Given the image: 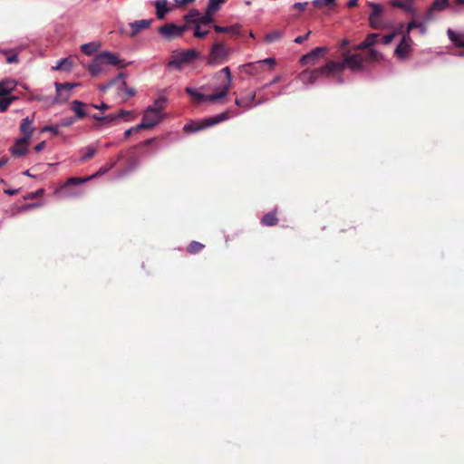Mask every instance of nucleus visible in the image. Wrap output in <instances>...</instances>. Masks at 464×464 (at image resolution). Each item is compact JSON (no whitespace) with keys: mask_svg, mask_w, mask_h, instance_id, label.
Instances as JSON below:
<instances>
[{"mask_svg":"<svg viewBox=\"0 0 464 464\" xmlns=\"http://www.w3.org/2000/svg\"><path fill=\"white\" fill-rule=\"evenodd\" d=\"M117 160H111L105 165L102 166L96 173L86 178H69L64 184L58 189L57 193L66 198H75L82 194V190L72 189V186L83 184L94 178L102 176L111 170L116 165Z\"/></svg>","mask_w":464,"mask_h":464,"instance_id":"obj_1","label":"nucleus"},{"mask_svg":"<svg viewBox=\"0 0 464 464\" xmlns=\"http://www.w3.org/2000/svg\"><path fill=\"white\" fill-rule=\"evenodd\" d=\"M364 58L359 54L345 52L341 62L329 61L328 67L331 68L333 75H339L344 69L348 68L353 72H360L363 69Z\"/></svg>","mask_w":464,"mask_h":464,"instance_id":"obj_2","label":"nucleus"},{"mask_svg":"<svg viewBox=\"0 0 464 464\" xmlns=\"http://www.w3.org/2000/svg\"><path fill=\"white\" fill-rule=\"evenodd\" d=\"M233 50L228 47L224 42L215 43L209 51V54L207 58V64L210 66H216L226 63Z\"/></svg>","mask_w":464,"mask_h":464,"instance_id":"obj_3","label":"nucleus"},{"mask_svg":"<svg viewBox=\"0 0 464 464\" xmlns=\"http://www.w3.org/2000/svg\"><path fill=\"white\" fill-rule=\"evenodd\" d=\"M166 102L165 97H160L154 101L152 105L145 110L142 119L146 121L147 126L153 128L162 121V111Z\"/></svg>","mask_w":464,"mask_h":464,"instance_id":"obj_4","label":"nucleus"},{"mask_svg":"<svg viewBox=\"0 0 464 464\" xmlns=\"http://www.w3.org/2000/svg\"><path fill=\"white\" fill-rule=\"evenodd\" d=\"M230 118L228 111H224L222 113L206 118L201 120L200 121H194L189 124L185 125L184 130L186 131H198L203 129L214 126L218 123L225 121Z\"/></svg>","mask_w":464,"mask_h":464,"instance_id":"obj_5","label":"nucleus"},{"mask_svg":"<svg viewBox=\"0 0 464 464\" xmlns=\"http://www.w3.org/2000/svg\"><path fill=\"white\" fill-rule=\"evenodd\" d=\"M199 57V53L194 49L175 52L168 63L169 67L181 70L184 64L192 63Z\"/></svg>","mask_w":464,"mask_h":464,"instance_id":"obj_6","label":"nucleus"},{"mask_svg":"<svg viewBox=\"0 0 464 464\" xmlns=\"http://www.w3.org/2000/svg\"><path fill=\"white\" fill-rule=\"evenodd\" d=\"M333 75L331 68L328 67V63L320 68L314 70H304L303 71L298 78L304 85H311L316 82L321 76Z\"/></svg>","mask_w":464,"mask_h":464,"instance_id":"obj_7","label":"nucleus"},{"mask_svg":"<svg viewBox=\"0 0 464 464\" xmlns=\"http://www.w3.org/2000/svg\"><path fill=\"white\" fill-rule=\"evenodd\" d=\"M185 91L193 99V102L197 103L216 102L225 98V92H218L217 90L209 95H205L192 87H187Z\"/></svg>","mask_w":464,"mask_h":464,"instance_id":"obj_8","label":"nucleus"},{"mask_svg":"<svg viewBox=\"0 0 464 464\" xmlns=\"http://www.w3.org/2000/svg\"><path fill=\"white\" fill-rule=\"evenodd\" d=\"M266 64H268L270 69H273L274 65L276 64V60L274 58H266L264 60L244 64L242 68L244 72L246 74L257 76L265 72Z\"/></svg>","mask_w":464,"mask_h":464,"instance_id":"obj_9","label":"nucleus"},{"mask_svg":"<svg viewBox=\"0 0 464 464\" xmlns=\"http://www.w3.org/2000/svg\"><path fill=\"white\" fill-rule=\"evenodd\" d=\"M411 43V35L403 34L401 42L394 51V54L401 60L407 58L412 51Z\"/></svg>","mask_w":464,"mask_h":464,"instance_id":"obj_10","label":"nucleus"},{"mask_svg":"<svg viewBox=\"0 0 464 464\" xmlns=\"http://www.w3.org/2000/svg\"><path fill=\"white\" fill-rule=\"evenodd\" d=\"M188 29L187 25H176L174 24H168L160 27V34L167 39H173L183 34Z\"/></svg>","mask_w":464,"mask_h":464,"instance_id":"obj_11","label":"nucleus"},{"mask_svg":"<svg viewBox=\"0 0 464 464\" xmlns=\"http://www.w3.org/2000/svg\"><path fill=\"white\" fill-rule=\"evenodd\" d=\"M56 89V97L54 99L55 102H66L70 97V92L78 84L76 83H59L55 82Z\"/></svg>","mask_w":464,"mask_h":464,"instance_id":"obj_12","label":"nucleus"},{"mask_svg":"<svg viewBox=\"0 0 464 464\" xmlns=\"http://www.w3.org/2000/svg\"><path fill=\"white\" fill-rule=\"evenodd\" d=\"M98 55H99L98 61L102 60L104 65L110 64L112 66L123 68L129 64V63H124L122 60H121L116 53H111L108 51L102 52Z\"/></svg>","mask_w":464,"mask_h":464,"instance_id":"obj_13","label":"nucleus"},{"mask_svg":"<svg viewBox=\"0 0 464 464\" xmlns=\"http://www.w3.org/2000/svg\"><path fill=\"white\" fill-rule=\"evenodd\" d=\"M327 49L325 47H316L313 49L310 53L303 55L300 58V63L302 65L314 64L317 59L320 56H323L326 53Z\"/></svg>","mask_w":464,"mask_h":464,"instance_id":"obj_14","label":"nucleus"},{"mask_svg":"<svg viewBox=\"0 0 464 464\" xmlns=\"http://www.w3.org/2000/svg\"><path fill=\"white\" fill-rule=\"evenodd\" d=\"M29 140L24 138L18 139L11 148V153L14 157H22L27 153Z\"/></svg>","mask_w":464,"mask_h":464,"instance_id":"obj_15","label":"nucleus"},{"mask_svg":"<svg viewBox=\"0 0 464 464\" xmlns=\"http://www.w3.org/2000/svg\"><path fill=\"white\" fill-rule=\"evenodd\" d=\"M256 94L255 93H249L244 97L236 99L235 103L238 107H242L245 110L250 109L252 107H255L258 104H260L261 102H255Z\"/></svg>","mask_w":464,"mask_h":464,"instance_id":"obj_16","label":"nucleus"},{"mask_svg":"<svg viewBox=\"0 0 464 464\" xmlns=\"http://www.w3.org/2000/svg\"><path fill=\"white\" fill-rule=\"evenodd\" d=\"M392 5L402 9L410 14H416L417 9L414 6V0H393Z\"/></svg>","mask_w":464,"mask_h":464,"instance_id":"obj_17","label":"nucleus"},{"mask_svg":"<svg viewBox=\"0 0 464 464\" xmlns=\"http://www.w3.org/2000/svg\"><path fill=\"white\" fill-rule=\"evenodd\" d=\"M151 19H143L130 24L131 32L130 37H135L140 32L147 29L151 24Z\"/></svg>","mask_w":464,"mask_h":464,"instance_id":"obj_18","label":"nucleus"},{"mask_svg":"<svg viewBox=\"0 0 464 464\" xmlns=\"http://www.w3.org/2000/svg\"><path fill=\"white\" fill-rule=\"evenodd\" d=\"M33 121V118L30 117H25L23 119L22 123L20 125V130L24 134L23 138L27 140L31 139L34 132V128L32 126Z\"/></svg>","mask_w":464,"mask_h":464,"instance_id":"obj_19","label":"nucleus"},{"mask_svg":"<svg viewBox=\"0 0 464 464\" xmlns=\"http://www.w3.org/2000/svg\"><path fill=\"white\" fill-rule=\"evenodd\" d=\"M16 82L12 79L0 81V97L9 95L16 87Z\"/></svg>","mask_w":464,"mask_h":464,"instance_id":"obj_20","label":"nucleus"},{"mask_svg":"<svg viewBox=\"0 0 464 464\" xmlns=\"http://www.w3.org/2000/svg\"><path fill=\"white\" fill-rule=\"evenodd\" d=\"M449 39L458 47H464V33H458L449 28L447 31Z\"/></svg>","mask_w":464,"mask_h":464,"instance_id":"obj_21","label":"nucleus"},{"mask_svg":"<svg viewBox=\"0 0 464 464\" xmlns=\"http://www.w3.org/2000/svg\"><path fill=\"white\" fill-rule=\"evenodd\" d=\"M156 15L159 19H164L169 13L168 0H156L155 2Z\"/></svg>","mask_w":464,"mask_h":464,"instance_id":"obj_22","label":"nucleus"},{"mask_svg":"<svg viewBox=\"0 0 464 464\" xmlns=\"http://www.w3.org/2000/svg\"><path fill=\"white\" fill-rule=\"evenodd\" d=\"M220 72H222L226 75L227 81L222 86L218 87L216 90L218 92H225V97H226L228 93V91H229L231 83H232L231 72H230L229 67L227 66V67H224L220 71Z\"/></svg>","mask_w":464,"mask_h":464,"instance_id":"obj_23","label":"nucleus"},{"mask_svg":"<svg viewBox=\"0 0 464 464\" xmlns=\"http://www.w3.org/2000/svg\"><path fill=\"white\" fill-rule=\"evenodd\" d=\"M98 60L99 55L97 54L92 63L88 66V70L92 76H97L103 71L104 64L102 60Z\"/></svg>","mask_w":464,"mask_h":464,"instance_id":"obj_24","label":"nucleus"},{"mask_svg":"<svg viewBox=\"0 0 464 464\" xmlns=\"http://www.w3.org/2000/svg\"><path fill=\"white\" fill-rule=\"evenodd\" d=\"M72 68V61L66 57L57 62L56 65L52 67L53 71H65L70 72Z\"/></svg>","mask_w":464,"mask_h":464,"instance_id":"obj_25","label":"nucleus"},{"mask_svg":"<svg viewBox=\"0 0 464 464\" xmlns=\"http://www.w3.org/2000/svg\"><path fill=\"white\" fill-rule=\"evenodd\" d=\"M101 47V44L99 42H91L87 44H83L81 46V51L86 55H92L96 53Z\"/></svg>","mask_w":464,"mask_h":464,"instance_id":"obj_26","label":"nucleus"},{"mask_svg":"<svg viewBox=\"0 0 464 464\" xmlns=\"http://www.w3.org/2000/svg\"><path fill=\"white\" fill-rule=\"evenodd\" d=\"M96 151H97L96 148L93 146H88V147L82 148L80 150V153H81L80 161H86V160L92 159L95 155Z\"/></svg>","mask_w":464,"mask_h":464,"instance_id":"obj_27","label":"nucleus"},{"mask_svg":"<svg viewBox=\"0 0 464 464\" xmlns=\"http://www.w3.org/2000/svg\"><path fill=\"white\" fill-rule=\"evenodd\" d=\"M85 104L80 101H73L72 102V110L75 112L78 118H83L86 116V112L84 111Z\"/></svg>","mask_w":464,"mask_h":464,"instance_id":"obj_28","label":"nucleus"},{"mask_svg":"<svg viewBox=\"0 0 464 464\" xmlns=\"http://www.w3.org/2000/svg\"><path fill=\"white\" fill-rule=\"evenodd\" d=\"M419 29L420 33L421 34H425L426 32H427V28L426 26L422 24V23H420V22H417L415 20H412L411 21L408 25H407V31L405 34H409L411 33V30L413 29Z\"/></svg>","mask_w":464,"mask_h":464,"instance_id":"obj_29","label":"nucleus"},{"mask_svg":"<svg viewBox=\"0 0 464 464\" xmlns=\"http://www.w3.org/2000/svg\"><path fill=\"white\" fill-rule=\"evenodd\" d=\"M214 30L217 33L219 34H227V33H232V34H238L239 33V25H231V26H220V25H214Z\"/></svg>","mask_w":464,"mask_h":464,"instance_id":"obj_30","label":"nucleus"},{"mask_svg":"<svg viewBox=\"0 0 464 464\" xmlns=\"http://www.w3.org/2000/svg\"><path fill=\"white\" fill-rule=\"evenodd\" d=\"M262 223L265 226H268V227L276 225L277 223V218L276 216V212L273 211V212H269V213L266 214L262 218Z\"/></svg>","mask_w":464,"mask_h":464,"instance_id":"obj_31","label":"nucleus"},{"mask_svg":"<svg viewBox=\"0 0 464 464\" xmlns=\"http://www.w3.org/2000/svg\"><path fill=\"white\" fill-rule=\"evenodd\" d=\"M283 35H284V31H281V30L273 31V32H270L266 34L265 41L266 43H273V42H276V41L279 40L280 38H282Z\"/></svg>","mask_w":464,"mask_h":464,"instance_id":"obj_32","label":"nucleus"},{"mask_svg":"<svg viewBox=\"0 0 464 464\" xmlns=\"http://www.w3.org/2000/svg\"><path fill=\"white\" fill-rule=\"evenodd\" d=\"M382 59V53L373 48H369L367 56L364 58V62H378Z\"/></svg>","mask_w":464,"mask_h":464,"instance_id":"obj_33","label":"nucleus"},{"mask_svg":"<svg viewBox=\"0 0 464 464\" xmlns=\"http://www.w3.org/2000/svg\"><path fill=\"white\" fill-rule=\"evenodd\" d=\"M17 98L15 96L12 97H0V111H5L11 103L15 101Z\"/></svg>","mask_w":464,"mask_h":464,"instance_id":"obj_34","label":"nucleus"},{"mask_svg":"<svg viewBox=\"0 0 464 464\" xmlns=\"http://www.w3.org/2000/svg\"><path fill=\"white\" fill-rule=\"evenodd\" d=\"M214 13H209L208 10H207L206 14H200L198 15V18L197 20V23L196 24H209L213 22V18H212V14Z\"/></svg>","mask_w":464,"mask_h":464,"instance_id":"obj_35","label":"nucleus"},{"mask_svg":"<svg viewBox=\"0 0 464 464\" xmlns=\"http://www.w3.org/2000/svg\"><path fill=\"white\" fill-rule=\"evenodd\" d=\"M449 6V0H435L431 7L438 13L444 9H446Z\"/></svg>","mask_w":464,"mask_h":464,"instance_id":"obj_36","label":"nucleus"},{"mask_svg":"<svg viewBox=\"0 0 464 464\" xmlns=\"http://www.w3.org/2000/svg\"><path fill=\"white\" fill-rule=\"evenodd\" d=\"M224 2L225 0H209L207 10H208L209 13H215L220 8V5Z\"/></svg>","mask_w":464,"mask_h":464,"instance_id":"obj_37","label":"nucleus"},{"mask_svg":"<svg viewBox=\"0 0 464 464\" xmlns=\"http://www.w3.org/2000/svg\"><path fill=\"white\" fill-rule=\"evenodd\" d=\"M203 247H204L203 244L197 242V241H192L188 246V252L190 254H196V253H198L200 250H202Z\"/></svg>","mask_w":464,"mask_h":464,"instance_id":"obj_38","label":"nucleus"},{"mask_svg":"<svg viewBox=\"0 0 464 464\" xmlns=\"http://www.w3.org/2000/svg\"><path fill=\"white\" fill-rule=\"evenodd\" d=\"M369 5L372 8V13L369 17H379L382 12V6L375 3H370Z\"/></svg>","mask_w":464,"mask_h":464,"instance_id":"obj_39","label":"nucleus"},{"mask_svg":"<svg viewBox=\"0 0 464 464\" xmlns=\"http://www.w3.org/2000/svg\"><path fill=\"white\" fill-rule=\"evenodd\" d=\"M132 114L130 111L121 110L117 114H110V121H113L120 118H126Z\"/></svg>","mask_w":464,"mask_h":464,"instance_id":"obj_40","label":"nucleus"},{"mask_svg":"<svg viewBox=\"0 0 464 464\" xmlns=\"http://www.w3.org/2000/svg\"><path fill=\"white\" fill-rule=\"evenodd\" d=\"M334 2V0H314L313 5L316 8H321L323 6L332 5Z\"/></svg>","mask_w":464,"mask_h":464,"instance_id":"obj_41","label":"nucleus"},{"mask_svg":"<svg viewBox=\"0 0 464 464\" xmlns=\"http://www.w3.org/2000/svg\"><path fill=\"white\" fill-rule=\"evenodd\" d=\"M193 34L197 38H204V37H206L208 34V30H202L201 27L198 24H197L195 26V28H194Z\"/></svg>","mask_w":464,"mask_h":464,"instance_id":"obj_42","label":"nucleus"},{"mask_svg":"<svg viewBox=\"0 0 464 464\" xmlns=\"http://www.w3.org/2000/svg\"><path fill=\"white\" fill-rule=\"evenodd\" d=\"M379 34H369L364 39L366 42V45H368L369 48H371L376 43Z\"/></svg>","mask_w":464,"mask_h":464,"instance_id":"obj_43","label":"nucleus"},{"mask_svg":"<svg viewBox=\"0 0 464 464\" xmlns=\"http://www.w3.org/2000/svg\"><path fill=\"white\" fill-rule=\"evenodd\" d=\"M199 13L197 10H191L186 16L188 22L197 23Z\"/></svg>","mask_w":464,"mask_h":464,"instance_id":"obj_44","label":"nucleus"},{"mask_svg":"<svg viewBox=\"0 0 464 464\" xmlns=\"http://www.w3.org/2000/svg\"><path fill=\"white\" fill-rule=\"evenodd\" d=\"M370 25L374 29H380L382 27V22L379 17H369Z\"/></svg>","mask_w":464,"mask_h":464,"instance_id":"obj_45","label":"nucleus"},{"mask_svg":"<svg viewBox=\"0 0 464 464\" xmlns=\"http://www.w3.org/2000/svg\"><path fill=\"white\" fill-rule=\"evenodd\" d=\"M436 13L437 12L430 6L425 13V15H424L425 22H430V21L433 20L436 17Z\"/></svg>","mask_w":464,"mask_h":464,"instance_id":"obj_46","label":"nucleus"},{"mask_svg":"<svg viewBox=\"0 0 464 464\" xmlns=\"http://www.w3.org/2000/svg\"><path fill=\"white\" fill-rule=\"evenodd\" d=\"M58 128H59L58 125H46L42 129V132L50 131L54 135H58L59 134Z\"/></svg>","mask_w":464,"mask_h":464,"instance_id":"obj_47","label":"nucleus"},{"mask_svg":"<svg viewBox=\"0 0 464 464\" xmlns=\"http://www.w3.org/2000/svg\"><path fill=\"white\" fill-rule=\"evenodd\" d=\"M310 34L311 31H308L304 35H299L295 37L294 42L298 44H303L305 40L309 38Z\"/></svg>","mask_w":464,"mask_h":464,"instance_id":"obj_48","label":"nucleus"},{"mask_svg":"<svg viewBox=\"0 0 464 464\" xmlns=\"http://www.w3.org/2000/svg\"><path fill=\"white\" fill-rule=\"evenodd\" d=\"M122 87H123V91L125 92V93L129 96V97H131L133 95H135L136 92L133 88H129L127 87L126 85V82H122Z\"/></svg>","mask_w":464,"mask_h":464,"instance_id":"obj_49","label":"nucleus"},{"mask_svg":"<svg viewBox=\"0 0 464 464\" xmlns=\"http://www.w3.org/2000/svg\"><path fill=\"white\" fill-rule=\"evenodd\" d=\"M395 37V34L394 33H392V34H386L382 37V43L384 44H389L392 42V40L394 39Z\"/></svg>","mask_w":464,"mask_h":464,"instance_id":"obj_50","label":"nucleus"},{"mask_svg":"<svg viewBox=\"0 0 464 464\" xmlns=\"http://www.w3.org/2000/svg\"><path fill=\"white\" fill-rule=\"evenodd\" d=\"M73 122H74V118L70 117V118L63 120L59 126L67 127V126L72 125Z\"/></svg>","mask_w":464,"mask_h":464,"instance_id":"obj_51","label":"nucleus"},{"mask_svg":"<svg viewBox=\"0 0 464 464\" xmlns=\"http://www.w3.org/2000/svg\"><path fill=\"white\" fill-rule=\"evenodd\" d=\"M134 128V131H139L140 130H143V129H150V126H147V123L146 121L142 119V121L138 124L137 126L133 127Z\"/></svg>","mask_w":464,"mask_h":464,"instance_id":"obj_52","label":"nucleus"},{"mask_svg":"<svg viewBox=\"0 0 464 464\" xmlns=\"http://www.w3.org/2000/svg\"><path fill=\"white\" fill-rule=\"evenodd\" d=\"M281 80H282V77L280 75H276L270 82L265 84L263 88H266L271 85H274V84L279 82Z\"/></svg>","mask_w":464,"mask_h":464,"instance_id":"obj_53","label":"nucleus"},{"mask_svg":"<svg viewBox=\"0 0 464 464\" xmlns=\"http://www.w3.org/2000/svg\"><path fill=\"white\" fill-rule=\"evenodd\" d=\"M308 5L307 2H304V3H295L293 7L295 9H297V10H300V11H303L305 9L306 5Z\"/></svg>","mask_w":464,"mask_h":464,"instance_id":"obj_54","label":"nucleus"},{"mask_svg":"<svg viewBox=\"0 0 464 464\" xmlns=\"http://www.w3.org/2000/svg\"><path fill=\"white\" fill-rule=\"evenodd\" d=\"M18 62V56L17 53H14L6 58L7 63H14Z\"/></svg>","mask_w":464,"mask_h":464,"instance_id":"obj_55","label":"nucleus"},{"mask_svg":"<svg viewBox=\"0 0 464 464\" xmlns=\"http://www.w3.org/2000/svg\"><path fill=\"white\" fill-rule=\"evenodd\" d=\"M129 163H130V169H134L138 166L139 161H138V160H136L134 158H130Z\"/></svg>","mask_w":464,"mask_h":464,"instance_id":"obj_56","label":"nucleus"},{"mask_svg":"<svg viewBox=\"0 0 464 464\" xmlns=\"http://www.w3.org/2000/svg\"><path fill=\"white\" fill-rule=\"evenodd\" d=\"M92 118H93L94 120H96V121H107L111 122V121H110V114H109V115H107V116H100V115L94 114V115L92 116Z\"/></svg>","mask_w":464,"mask_h":464,"instance_id":"obj_57","label":"nucleus"},{"mask_svg":"<svg viewBox=\"0 0 464 464\" xmlns=\"http://www.w3.org/2000/svg\"><path fill=\"white\" fill-rule=\"evenodd\" d=\"M93 108L97 109V110H101V111H105L109 108V105L104 103V102H102L100 105H97V104H92V105Z\"/></svg>","mask_w":464,"mask_h":464,"instance_id":"obj_58","label":"nucleus"},{"mask_svg":"<svg viewBox=\"0 0 464 464\" xmlns=\"http://www.w3.org/2000/svg\"><path fill=\"white\" fill-rule=\"evenodd\" d=\"M366 48H369V46L366 45L365 40H363L361 44H359L358 45H356L354 47L355 50H362V49H366Z\"/></svg>","mask_w":464,"mask_h":464,"instance_id":"obj_59","label":"nucleus"},{"mask_svg":"<svg viewBox=\"0 0 464 464\" xmlns=\"http://www.w3.org/2000/svg\"><path fill=\"white\" fill-rule=\"evenodd\" d=\"M366 48H369V46L366 45L365 40H363L361 44H359L358 45H356L354 47L355 50H362V49H366Z\"/></svg>","mask_w":464,"mask_h":464,"instance_id":"obj_60","label":"nucleus"},{"mask_svg":"<svg viewBox=\"0 0 464 464\" xmlns=\"http://www.w3.org/2000/svg\"><path fill=\"white\" fill-rule=\"evenodd\" d=\"M155 140V139H148L144 141H142L139 146L140 147H147V146H150L153 141Z\"/></svg>","mask_w":464,"mask_h":464,"instance_id":"obj_61","label":"nucleus"},{"mask_svg":"<svg viewBox=\"0 0 464 464\" xmlns=\"http://www.w3.org/2000/svg\"><path fill=\"white\" fill-rule=\"evenodd\" d=\"M45 147V141H41L40 143H38L35 147H34V150L35 151L39 152L41 151L42 150H44V148Z\"/></svg>","mask_w":464,"mask_h":464,"instance_id":"obj_62","label":"nucleus"},{"mask_svg":"<svg viewBox=\"0 0 464 464\" xmlns=\"http://www.w3.org/2000/svg\"><path fill=\"white\" fill-rule=\"evenodd\" d=\"M133 131H134V128H132V127H131V128L128 129V130H125V132H124V137H125L126 139H128V138L131 135V133H132Z\"/></svg>","mask_w":464,"mask_h":464,"instance_id":"obj_63","label":"nucleus"},{"mask_svg":"<svg viewBox=\"0 0 464 464\" xmlns=\"http://www.w3.org/2000/svg\"><path fill=\"white\" fill-rule=\"evenodd\" d=\"M358 0H349L347 3L348 7H354L357 5Z\"/></svg>","mask_w":464,"mask_h":464,"instance_id":"obj_64","label":"nucleus"}]
</instances>
